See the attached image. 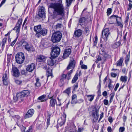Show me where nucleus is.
I'll list each match as a JSON object with an SVG mask.
<instances>
[{"instance_id": "obj_1", "label": "nucleus", "mask_w": 132, "mask_h": 132, "mask_svg": "<svg viewBox=\"0 0 132 132\" xmlns=\"http://www.w3.org/2000/svg\"><path fill=\"white\" fill-rule=\"evenodd\" d=\"M49 7L54 9L53 18L54 19L56 18L58 15L61 17L59 19L62 20L65 15V9L62 1L60 3H52L50 4Z\"/></svg>"}, {"instance_id": "obj_2", "label": "nucleus", "mask_w": 132, "mask_h": 132, "mask_svg": "<svg viewBox=\"0 0 132 132\" xmlns=\"http://www.w3.org/2000/svg\"><path fill=\"white\" fill-rule=\"evenodd\" d=\"M34 30L36 33L35 36L37 38L41 37L42 36H45L47 33V30L44 28H42L40 25L35 26Z\"/></svg>"}, {"instance_id": "obj_3", "label": "nucleus", "mask_w": 132, "mask_h": 132, "mask_svg": "<svg viewBox=\"0 0 132 132\" xmlns=\"http://www.w3.org/2000/svg\"><path fill=\"white\" fill-rule=\"evenodd\" d=\"M76 62L75 60L73 59H71L69 65L67 68V70H69L71 69H73L75 66ZM73 69L71 70L69 72H68L67 74V79L68 80L70 79L71 77V75L73 72Z\"/></svg>"}, {"instance_id": "obj_4", "label": "nucleus", "mask_w": 132, "mask_h": 132, "mask_svg": "<svg viewBox=\"0 0 132 132\" xmlns=\"http://www.w3.org/2000/svg\"><path fill=\"white\" fill-rule=\"evenodd\" d=\"M62 34L60 31H57L53 33L52 36L51 41L54 43L59 42L61 39Z\"/></svg>"}, {"instance_id": "obj_5", "label": "nucleus", "mask_w": 132, "mask_h": 132, "mask_svg": "<svg viewBox=\"0 0 132 132\" xmlns=\"http://www.w3.org/2000/svg\"><path fill=\"white\" fill-rule=\"evenodd\" d=\"M16 62L18 64L22 63L24 60L25 56L23 53L20 52L16 54L15 56Z\"/></svg>"}, {"instance_id": "obj_6", "label": "nucleus", "mask_w": 132, "mask_h": 132, "mask_svg": "<svg viewBox=\"0 0 132 132\" xmlns=\"http://www.w3.org/2000/svg\"><path fill=\"white\" fill-rule=\"evenodd\" d=\"M51 56L52 57L55 58L59 55L60 52V48L57 46L52 47V48Z\"/></svg>"}, {"instance_id": "obj_7", "label": "nucleus", "mask_w": 132, "mask_h": 132, "mask_svg": "<svg viewBox=\"0 0 132 132\" xmlns=\"http://www.w3.org/2000/svg\"><path fill=\"white\" fill-rule=\"evenodd\" d=\"M99 108L97 109L95 107H94V109L90 112L91 114L90 115V116L92 117L93 118L97 120L98 118L99 115L98 112Z\"/></svg>"}, {"instance_id": "obj_8", "label": "nucleus", "mask_w": 132, "mask_h": 132, "mask_svg": "<svg viewBox=\"0 0 132 132\" xmlns=\"http://www.w3.org/2000/svg\"><path fill=\"white\" fill-rule=\"evenodd\" d=\"M110 35V33L109 32V28H106L102 31V37L106 42L109 36Z\"/></svg>"}, {"instance_id": "obj_9", "label": "nucleus", "mask_w": 132, "mask_h": 132, "mask_svg": "<svg viewBox=\"0 0 132 132\" xmlns=\"http://www.w3.org/2000/svg\"><path fill=\"white\" fill-rule=\"evenodd\" d=\"M12 75L16 78L19 77L20 75V72L19 70L16 67H13L11 71Z\"/></svg>"}, {"instance_id": "obj_10", "label": "nucleus", "mask_w": 132, "mask_h": 132, "mask_svg": "<svg viewBox=\"0 0 132 132\" xmlns=\"http://www.w3.org/2000/svg\"><path fill=\"white\" fill-rule=\"evenodd\" d=\"M118 16L117 15H113L110 16L109 18V23L111 24H114L115 22L117 20Z\"/></svg>"}, {"instance_id": "obj_11", "label": "nucleus", "mask_w": 132, "mask_h": 132, "mask_svg": "<svg viewBox=\"0 0 132 132\" xmlns=\"http://www.w3.org/2000/svg\"><path fill=\"white\" fill-rule=\"evenodd\" d=\"M18 94V96H20L21 98L28 96L30 94V92L28 90H24L20 92H19Z\"/></svg>"}, {"instance_id": "obj_12", "label": "nucleus", "mask_w": 132, "mask_h": 132, "mask_svg": "<svg viewBox=\"0 0 132 132\" xmlns=\"http://www.w3.org/2000/svg\"><path fill=\"white\" fill-rule=\"evenodd\" d=\"M66 114L64 113L61 119L58 120V122H59V121H60L59 123L60 126H62L64 124L66 121Z\"/></svg>"}, {"instance_id": "obj_13", "label": "nucleus", "mask_w": 132, "mask_h": 132, "mask_svg": "<svg viewBox=\"0 0 132 132\" xmlns=\"http://www.w3.org/2000/svg\"><path fill=\"white\" fill-rule=\"evenodd\" d=\"M53 96L50 97H49V98L51 99V100L50 102V104L49 106L52 107L54 108L55 104H56L57 106V103L56 100L53 98Z\"/></svg>"}, {"instance_id": "obj_14", "label": "nucleus", "mask_w": 132, "mask_h": 132, "mask_svg": "<svg viewBox=\"0 0 132 132\" xmlns=\"http://www.w3.org/2000/svg\"><path fill=\"white\" fill-rule=\"evenodd\" d=\"M71 53V50L70 48L65 49L64 51V52L63 56V58L65 59L68 57Z\"/></svg>"}, {"instance_id": "obj_15", "label": "nucleus", "mask_w": 132, "mask_h": 132, "mask_svg": "<svg viewBox=\"0 0 132 132\" xmlns=\"http://www.w3.org/2000/svg\"><path fill=\"white\" fill-rule=\"evenodd\" d=\"M34 112V110L33 109H29L25 115L24 118L25 119L30 118L32 116Z\"/></svg>"}, {"instance_id": "obj_16", "label": "nucleus", "mask_w": 132, "mask_h": 132, "mask_svg": "<svg viewBox=\"0 0 132 132\" xmlns=\"http://www.w3.org/2000/svg\"><path fill=\"white\" fill-rule=\"evenodd\" d=\"M45 9L43 7H41L39 10L38 16L41 18L44 17L45 16V13L44 12Z\"/></svg>"}, {"instance_id": "obj_17", "label": "nucleus", "mask_w": 132, "mask_h": 132, "mask_svg": "<svg viewBox=\"0 0 132 132\" xmlns=\"http://www.w3.org/2000/svg\"><path fill=\"white\" fill-rule=\"evenodd\" d=\"M46 57L41 55H38L37 56V61L38 62H45Z\"/></svg>"}, {"instance_id": "obj_18", "label": "nucleus", "mask_w": 132, "mask_h": 132, "mask_svg": "<svg viewBox=\"0 0 132 132\" xmlns=\"http://www.w3.org/2000/svg\"><path fill=\"white\" fill-rule=\"evenodd\" d=\"M55 58L52 57L51 56V58L47 60L48 64L51 66L53 65L56 61Z\"/></svg>"}, {"instance_id": "obj_19", "label": "nucleus", "mask_w": 132, "mask_h": 132, "mask_svg": "<svg viewBox=\"0 0 132 132\" xmlns=\"http://www.w3.org/2000/svg\"><path fill=\"white\" fill-rule=\"evenodd\" d=\"M82 31L81 29H78L74 32V36L75 37H80L82 34Z\"/></svg>"}, {"instance_id": "obj_20", "label": "nucleus", "mask_w": 132, "mask_h": 132, "mask_svg": "<svg viewBox=\"0 0 132 132\" xmlns=\"http://www.w3.org/2000/svg\"><path fill=\"white\" fill-rule=\"evenodd\" d=\"M35 68V64L33 63H32L27 66L26 70L27 71L29 72H32Z\"/></svg>"}, {"instance_id": "obj_21", "label": "nucleus", "mask_w": 132, "mask_h": 132, "mask_svg": "<svg viewBox=\"0 0 132 132\" xmlns=\"http://www.w3.org/2000/svg\"><path fill=\"white\" fill-rule=\"evenodd\" d=\"M86 19L84 17H82L80 18L79 20V25L84 28L86 26L85 22Z\"/></svg>"}, {"instance_id": "obj_22", "label": "nucleus", "mask_w": 132, "mask_h": 132, "mask_svg": "<svg viewBox=\"0 0 132 132\" xmlns=\"http://www.w3.org/2000/svg\"><path fill=\"white\" fill-rule=\"evenodd\" d=\"M2 81L3 84L4 85H8V78L6 73H5L3 75L2 77Z\"/></svg>"}, {"instance_id": "obj_23", "label": "nucleus", "mask_w": 132, "mask_h": 132, "mask_svg": "<svg viewBox=\"0 0 132 132\" xmlns=\"http://www.w3.org/2000/svg\"><path fill=\"white\" fill-rule=\"evenodd\" d=\"M24 48L26 50L30 52H34L35 51V49L33 46L31 45H29V44L26 45Z\"/></svg>"}, {"instance_id": "obj_24", "label": "nucleus", "mask_w": 132, "mask_h": 132, "mask_svg": "<svg viewBox=\"0 0 132 132\" xmlns=\"http://www.w3.org/2000/svg\"><path fill=\"white\" fill-rule=\"evenodd\" d=\"M76 127L75 125L73 124L70 125L69 127H68V130H69L70 132H74L76 130Z\"/></svg>"}, {"instance_id": "obj_25", "label": "nucleus", "mask_w": 132, "mask_h": 132, "mask_svg": "<svg viewBox=\"0 0 132 132\" xmlns=\"http://www.w3.org/2000/svg\"><path fill=\"white\" fill-rule=\"evenodd\" d=\"M123 58L122 57H121L116 63V65L118 67L122 66L123 62Z\"/></svg>"}, {"instance_id": "obj_26", "label": "nucleus", "mask_w": 132, "mask_h": 132, "mask_svg": "<svg viewBox=\"0 0 132 132\" xmlns=\"http://www.w3.org/2000/svg\"><path fill=\"white\" fill-rule=\"evenodd\" d=\"M21 25L17 23L16 24V27L12 29V30H15L16 31V32H19L20 30V29L21 27Z\"/></svg>"}, {"instance_id": "obj_27", "label": "nucleus", "mask_w": 132, "mask_h": 132, "mask_svg": "<svg viewBox=\"0 0 132 132\" xmlns=\"http://www.w3.org/2000/svg\"><path fill=\"white\" fill-rule=\"evenodd\" d=\"M90 27L89 26H87L85 27V34L87 36L88 35L90 31Z\"/></svg>"}, {"instance_id": "obj_28", "label": "nucleus", "mask_w": 132, "mask_h": 132, "mask_svg": "<svg viewBox=\"0 0 132 132\" xmlns=\"http://www.w3.org/2000/svg\"><path fill=\"white\" fill-rule=\"evenodd\" d=\"M7 38L5 37L2 39V48L3 50L4 48L5 44L6 43L7 41Z\"/></svg>"}, {"instance_id": "obj_29", "label": "nucleus", "mask_w": 132, "mask_h": 132, "mask_svg": "<svg viewBox=\"0 0 132 132\" xmlns=\"http://www.w3.org/2000/svg\"><path fill=\"white\" fill-rule=\"evenodd\" d=\"M63 26L62 24L60 23H57L55 26V28L57 30H59Z\"/></svg>"}, {"instance_id": "obj_30", "label": "nucleus", "mask_w": 132, "mask_h": 132, "mask_svg": "<svg viewBox=\"0 0 132 132\" xmlns=\"http://www.w3.org/2000/svg\"><path fill=\"white\" fill-rule=\"evenodd\" d=\"M78 75L77 73H76L74 77L73 78L71 82L72 83H74L76 82L78 79Z\"/></svg>"}, {"instance_id": "obj_31", "label": "nucleus", "mask_w": 132, "mask_h": 132, "mask_svg": "<svg viewBox=\"0 0 132 132\" xmlns=\"http://www.w3.org/2000/svg\"><path fill=\"white\" fill-rule=\"evenodd\" d=\"M25 80H20L19 79L15 80V82L18 85H21L22 84V83L25 82Z\"/></svg>"}, {"instance_id": "obj_32", "label": "nucleus", "mask_w": 132, "mask_h": 132, "mask_svg": "<svg viewBox=\"0 0 132 132\" xmlns=\"http://www.w3.org/2000/svg\"><path fill=\"white\" fill-rule=\"evenodd\" d=\"M102 55L105 58L104 61H105L106 59H110L111 57V55L106 53H104Z\"/></svg>"}, {"instance_id": "obj_33", "label": "nucleus", "mask_w": 132, "mask_h": 132, "mask_svg": "<svg viewBox=\"0 0 132 132\" xmlns=\"http://www.w3.org/2000/svg\"><path fill=\"white\" fill-rule=\"evenodd\" d=\"M46 96V95H43L38 97V100H40L41 102H45L46 101V100L45 99Z\"/></svg>"}, {"instance_id": "obj_34", "label": "nucleus", "mask_w": 132, "mask_h": 132, "mask_svg": "<svg viewBox=\"0 0 132 132\" xmlns=\"http://www.w3.org/2000/svg\"><path fill=\"white\" fill-rule=\"evenodd\" d=\"M86 96L88 97V100L90 102H91L93 100L95 95H87Z\"/></svg>"}, {"instance_id": "obj_35", "label": "nucleus", "mask_w": 132, "mask_h": 132, "mask_svg": "<svg viewBox=\"0 0 132 132\" xmlns=\"http://www.w3.org/2000/svg\"><path fill=\"white\" fill-rule=\"evenodd\" d=\"M128 78L126 76H121L120 78L121 81L123 82H126L127 79Z\"/></svg>"}, {"instance_id": "obj_36", "label": "nucleus", "mask_w": 132, "mask_h": 132, "mask_svg": "<svg viewBox=\"0 0 132 132\" xmlns=\"http://www.w3.org/2000/svg\"><path fill=\"white\" fill-rule=\"evenodd\" d=\"M75 0H65L67 6H69L71 4L72 2H74Z\"/></svg>"}, {"instance_id": "obj_37", "label": "nucleus", "mask_w": 132, "mask_h": 132, "mask_svg": "<svg viewBox=\"0 0 132 132\" xmlns=\"http://www.w3.org/2000/svg\"><path fill=\"white\" fill-rule=\"evenodd\" d=\"M19 94V93H18L16 95V96H14L13 97V99L15 102L17 101L19 99H20L21 98L20 96H18V94Z\"/></svg>"}, {"instance_id": "obj_38", "label": "nucleus", "mask_w": 132, "mask_h": 132, "mask_svg": "<svg viewBox=\"0 0 132 132\" xmlns=\"http://www.w3.org/2000/svg\"><path fill=\"white\" fill-rule=\"evenodd\" d=\"M112 82V81L111 80H110L109 81V82L108 87L109 88L110 90H111L112 89H113V86L111 84Z\"/></svg>"}, {"instance_id": "obj_39", "label": "nucleus", "mask_w": 132, "mask_h": 132, "mask_svg": "<svg viewBox=\"0 0 132 132\" xmlns=\"http://www.w3.org/2000/svg\"><path fill=\"white\" fill-rule=\"evenodd\" d=\"M51 115L50 114H48L47 116V125L48 126L50 124V118Z\"/></svg>"}, {"instance_id": "obj_40", "label": "nucleus", "mask_w": 132, "mask_h": 132, "mask_svg": "<svg viewBox=\"0 0 132 132\" xmlns=\"http://www.w3.org/2000/svg\"><path fill=\"white\" fill-rule=\"evenodd\" d=\"M21 42L22 43V45L24 47H25L26 45L28 44L27 42L26 41H25L23 40H21Z\"/></svg>"}, {"instance_id": "obj_41", "label": "nucleus", "mask_w": 132, "mask_h": 132, "mask_svg": "<svg viewBox=\"0 0 132 132\" xmlns=\"http://www.w3.org/2000/svg\"><path fill=\"white\" fill-rule=\"evenodd\" d=\"M116 23L117 25L121 28H122L123 26V24L120 21H119L118 20L116 21Z\"/></svg>"}, {"instance_id": "obj_42", "label": "nucleus", "mask_w": 132, "mask_h": 132, "mask_svg": "<svg viewBox=\"0 0 132 132\" xmlns=\"http://www.w3.org/2000/svg\"><path fill=\"white\" fill-rule=\"evenodd\" d=\"M70 90L71 88L69 87L64 90L63 92V93H67V94L69 95L70 92Z\"/></svg>"}, {"instance_id": "obj_43", "label": "nucleus", "mask_w": 132, "mask_h": 132, "mask_svg": "<svg viewBox=\"0 0 132 132\" xmlns=\"http://www.w3.org/2000/svg\"><path fill=\"white\" fill-rule=\"evenodd\" d=\"M110 95L111 96L110 97V100L109 101V102L110 103H111L113 101V98L114 95V94L113 93H112L110 94Z\"/></svg>"}, {"instance_id": "obj_44", "label": "nucleus", "mask_w": 132, "mask_h": 132, "mask_svg": "<svg viewBox=\"0 0 132 132\" xmlns=\"http://www.w3.org/2000/svg\"><path fill=\"white\" fill-rule=\"evenodd\" d=\"M46 71V74L47 78H48V77L49 76H52V74L51 72L52 71L51 70V71H49V70H47Z\"/></svg>"}, {"instance_id": "obj_45", "label": "nucleus", "mask_w": 132, "mask_h": 132, "mask_svg": "<svg viewBox=\"0 0 132 132\" xmlns=\"http://www.w3.org/2000/svg\"><path fill=\"white\" fill-rule=\"evenodd\" d=\"M27 71L26 70H22L21 71V74L22 75H26L27 74Z\"/></svg>"}, {"instance_id": "obj_46", "label": "nucleus", "mask_w": 132, "mask_h": 132, "mask_svg": "<svg viewBox=\"0 0 132 132\" xmlns=\"http://www.w3.org/2000/svg\"><path fill=\"white\" fill-rule=\"evenodd\" d=\"M132 7V4L131 3H129L128 5V7H127V10L129 11L130 10Z\"/></svg>"}, {"instance_id": "obj_47", "label": "nucleus", "mask_w": 132, "mask_h": 132, "mask_svg": "<svg viewBox=\"0 0 132 132\" xmlns=\"http://www.w3.org/2000/svg\"><path fill=\"white\" fill-rule=\"evenodd\" d=\"M97 39L98 38L97 36H95L93 43V46H95L96 45L97 42Z\"/></svg>"}, {"instance_id": "obj_48", "label": "nucleus", "mask_w": 132, "mask_h": 132, "mask_svg": "<svg viewBox=\"0 0 132 132\" xmlns=\"http://www.w3.org/2000/svg\"><path fill=\"white\" fill-rule=\"evenodd\" d=\"M107 15L108 16L110 15L112 12V9L111 8H108L107 10Z\"/></svg>"}, {"instance_id": "obj_49", "label": "nucleus", "mask_w": 132, "mask_h": 132, "mask_svg": "<svg viewBox=\"0 0 132 132\" xmlns=\"http://www.w3.org/2000/svg\"><path fill=\"white\" fill-rule=\"evenodd\" d=\"M121 42L120 41L116 42L115 43V45L116 46L115 48H117L118 47L120 46L121 45Z\"/></svg>"}, {"instance_id": "obj_50", "label": "nucleus", "mask_w": 132, "mask_h": 132, "mask_svg": "<svg viewBox=\"0 0 132 132\" xmlns=\"http://www.w3.org/2000/svg\"><path fill=\"white\" fill-rule=\"evenodd\" d=\"M84 100L82 99H78L77 101V102H76V104L77 103H78V104H80L81 103H82Z\"/></svg>"}, {"instance_id": "obj_51", "label": "nucleus", "mask_w": 132, "mask_h": 132, "mask_svg": "<svg viewBox=\"0 0 132 132\" xmlns=\"http://www.w3.org/2000/svg\"><path fill=\"white\" fill-rule=\"evenodd\" d=\"M17 40V38H15L12 42L11 43L10 45L12 46H13Z\"/></svg>"}, {"instance_id": "obj_52", "label": "nucleus", "mask_w": 132, "mask_h": 132, "mask_svg": "<svg viewBox=\"0 0 132 132\" xmlns=\"http://www.w3.org/2000/svg\"><path fill=\"white\" fill-rule=\"evenodd\" d=\"M125 130V128L124 127H120L119 129V132H123Z\"/></svg>"}, {"instance_id": "obj_53", "label": "nucleus", "mask_w": 132, "mask_h": 132, "mask_svg": "<svg viewBox=\"0 0 132 132\" xmlns=\"http://www.w3.org/2000/svg\"><path fill=\"white\" fill-rule=\"evenodd\" d=\"M22 21V18H19L18 21L17 23L19 24L20 25H21Z\"/></svg>"}, {"instance_id": "obj_54", "label": "nucleus", "mask_w": 132, "mask_h": 132, "mask_svg": "<svg viewBox=\"0 0 132 132\" xmlns=\"http://www.w3.org/2000/svg\"><path fill=\"white\" fill-rule=\"evenodd\" d=\"M82 69H86L87 68V65L85 64H82L81 67Z\"/></svg>"}, {"instance_id": "obj_55", "label": "nucleus", "mask_w": 132, "mask_h": 132, "mask_svg": "<svg viewBox=\"0 0 132 132\" xmlns=\"http://www.w3.org/2000/svg\"><path fill=\"white\" fill-rule=\"evenodd\" d=\"M87 9H85L83 10V11L82 13V15L83 16H85V13H87L88 12L86 11Z\"/></svg>"}, {"instance_id": "obj_56", "label": "nucleus", "mask_w": 132, "mask_h": 132, "mask_svg": "<svg viewBox=\"0 0 132 132\" xmlns=\"http://www.w3.org/2000/svg\"><path fill=\"white\" fill-rule=\"evenodd\" d=\"M57 99L58 101V104L57 103V106H61L62 105V104L61 102V100L59 99V98L58 97H57Z\"/></svg>"}, {"instance_id": "obj_57", "label": "nucleus", "mask_w": 132, "mask_h": 132, "mask_svg": "<svg viewBox=\"0 0 132 132\" xmlns=\"http://www.w3.org/2000/svg\"><path fill=\"white\" fill-rule=\"evenodd\" d=\"M74 89L73 90H75L76 89H77L78 87V84L77 83L76 84H75L73 86Z\"/></svg>"}, {"instance_id": "obj_58", "label": "nucleus", "mask_w": 132, "mask_h": 132, "mask_svg": "<svg viewBox=\"0 0 132 132\" xmlns=\"http://www.w3.org/2000/svg\"><path fill=\"white\" fill-rule=\"evenodd\" d=\"M106 53L105 51V49L104 48H102L101 50V51L100 52V54H101V55H102L104 53Z\"/></svg>"}, {"instance_id": "obj_59", "label": "nucleus", "mask_w": 132, "mask_h": 132, "mask_svg": "<svg viewBox=\"0 0 132 132\" xmlns=\"http://www.w3.org/2000/svg\"><path fill=\"white\" fill-rule=\"evenodd\" d=\"M72 100H73V99H77V96L76 94H74L72 95V98H71Z\"/></svg>"}, {"instance_id": "obj_60", "label": "nucleus", "mask_w": 132, "mask_h": 132, "mask_svg": "<svg viewBox=\"0 0 132 132\" xmlns=\"http://www.w3.org/2000/svg\"><path fill=\"white\" fill-rule=\"evenodd\" d=\"M104 105H107L108 104V100L106 99H104Z\"/></svg>"}, {"instance_id": "obj_61", "label": "nucleus", "mask_w": 132, "mask_h": 132, "mask_svg": "<svg viewBox=\"0 0 132 132\" xmlns=\"http://www.w3.org/2000/svg\"><path fill=\"white\" fill-rule=\"evenodd\" d=\"M12 117L14 118H16L17 119H19L20 118V117L18 115H15L12 116Z\"/></svg>"}, {"instance_id": "obj_62", "label": "nucleus", "mask_w": 132, "mask_h": 132, "mask_svg": "<svg viewBox=\"0 0 132 132\" xmlns=\"http://www.w3.org/2000/svg\"><path fill=\"white\" fill-rule=\"evenodd\" d=\"M111 75L112 77H115L117 76V74L114 73H111Z\"/></svg>"}, {"instance_id": "obj_63", "label": "nucleus", "mask_w": 132, "mask_h": 132, "mask_svg": "<svg viewBox=\"0 0 132 132\" xmlns=\"http://www.w3.org/2000/svg\"><path fill=\"white\" fill-rule=\"evenodd\" d=\"M108 120L110 123L112 122L113 121L112 118V117H109L108 118Z\"/></svg>"}, {"instance_id": "obj_64", "label": "nucleus", "mask_w": 132, "mask_h": 132, "mask_svg": "<svg viewBox=\"0 0 132 132\" xmlns=\"http://www.w3.org/2000/svg\"><path fill=\"white\" fill-rule=\"evenodd\" d=\"M107 130L108 132H111L112 129L111 128L110 126H109L108 127Z\"/></svg>"}]
</instances>
